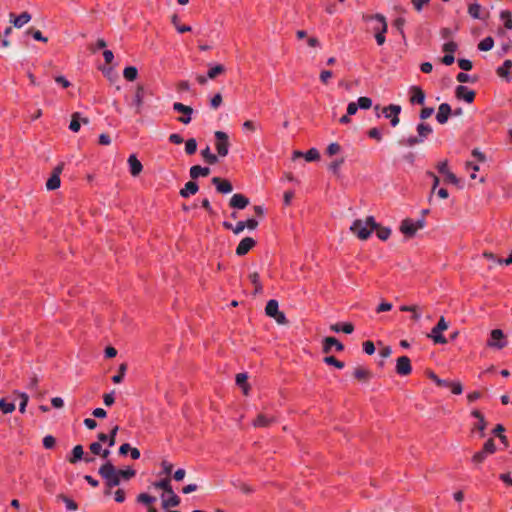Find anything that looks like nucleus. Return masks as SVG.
<instances>
[{
    "instance_id": "1a4fd4ad",
    "label": "nucleus",
    "mask_w": 512,
    "mask_h": 512,
    "mask_svg": "<svg viewBox=\"0 0 512 512\" xmlns=\"http://www.w3.org/2000/svg\"><path fill=\"white\" fill-rule=\"evenodd\" d=\"M173 109L178 112L182 113V116H180L177 120L183 124H189L192 120L191 115L193 113V108L187 105H184L180 102H175L173 104Z\"/></svg>"
},
{
    "instance_id": "39448f33",
    "label": "nucleus",
    "mask_w": 512,
    "mask_h": 512,
    "mask_svg": "<svg viewBox=\"0 0 512 512\" xmlns=\"http://www.w3.org/2000/svg\"><path fill=\"white\" fill-rule=\"evenodd\" d=\"M367 19H375L380 23V27H375V39L378 45H383L385 43V33L387 32L388 25L386 22V18L382 14H375L367 17Z\"/></svg>"
},
{
    "instance_id": "4468645a",
    "label": "nucleus",
    "mask_w": 512,
    "mask_h": 512,
    "mask_svg": "<svg viewBox=\"0 0 512 512\" xmlns=\"http://www.w3.org/2000/svg\"><path fill=\"white\" fill-rule=\"evenodd\" d=\"M451 114H452L451 106L448 103H442L438 107L436 119L440 124L443 125V124L447 123Z\"/></svg>"
},
{
    "instance_id": "b1692460",
    "label": "nucleus",
    "mask_w": 512,
    "mask_h": 512,
    "mask_svg": "<svg viewBox=\"0 0 512 512\" xmlns=\"http://www.w3.org/2000/svg\"><path fill=\"white\" fill-rule=\"evenodd\" d=\"M469 15L474 19H485L488 16V13L485 15L482 13L481 5L478 3L470 4L468 7Z\"/></svg>"
},
{
    "instance_id": "72a5a7b5",
    "label": "nucleus",
    "mask_w": 512,
    "mask_h": 512,
    "mask_svg": "<svg viewBox=\"0 0 512 512\" xmlns=\"http://www.w3.org/2000/svg\"><path fill=\"white\" fill-rule=\"evenodd\" d=\"M248 376L246 373H239L236 375V383L242 387L244 394L248 393L249 386L247 385Z\"/></svg>"
},
{
    "instance_id": "864d4df0",
    "label": "nucleus",
    "mask_w": 512,
    "mask_h": 512,
    "mask_svg": "<svg viewBox=\"0 0 512 512\" xmlns=\"http://www.w3.org/2000/svg\"><path fill=\"white\" fill-rule=\"evenodd\" d=\"M27 34H31L32 37L37 40V41H41V42H47V38L43 36V34L41 33L40 30H35V29H28Z\"/></svg>"
},
{
    "instance_id": "f8f14e48",
    "label": "nucleus",
    "mask_w": 512,
    "mask_h": 512,
    "mask_svg": "<svg viewBox=\"0 0 512 512\" xmlns=\"http://www.w3.org/2000/svg\"><path fill=\"white\" fill-rule=\"evenodd\" d=\"M455 95L458 99H463L467 103H472L475 99V92L469 90L466 86L459 85L456 87Z\"/></svg>"
},
{
    "instance_id": "680f3d73",
    "label": "nucleus",
    "mask_w": 512,
    "mask_h": 512,
    "mask_svg": "<svg viewBox=\"0 0 512 512\" xmlns=\"http://www.w3.org/2000/svg\"><path fill=\"white\" fill-rule=\"evenodd\" d=\"M119 430V427L118 426H114L111 431H110V434L108 435V446L109 447H113L116 443V434Z\"/></svg>"
},
{
    "instance_id": "aec40b11",
    "label": "nucleus",
    "mask_w": 512,
    "mask_h": 512,
    "mask_svg": "<svg viewBox=\"0 0 512 512\" xmlns=\"http://www.w3.org/2000/svg\"><path fill=\"white\" fill-rule=\"evenodd\" d=\"M81 123L88 124L89 120L88 118H81L80 113L75 112L72 114L69 129L72 130L73 132H78L80 130Z\"/></svg>"
},
{
    "instance_id": "f257e3e1",
    "label": "nucleus",
    "mask_w": 512,
    "mask_h": 512,
    "mask_svg": "<svg viewBox=\"0 0 512 512\" xmlns=\"http://www.w3.org/2000/svg\"><path fill=\"white\" fill-rule=\"evenodd\" d=\"M375 228H377V223L375 222L374 217L369 216L365 220H361V219L355 220L352 223L350 230L359 239L366 240L370 237L372 231Z\"/></svg>"
},
{
    "instance_id": "bf43d9fd",
    "label": "nucleus",
    "mask_w": 512,
    "mask_h": 512,
    "mask_svg": "<svg viewBox=\"0 0 512 512\" xmlns=\"http://www.w3.org/2000/svg\"><path fill=\"white\" fill-rule=\"evenodd\" d=\"M172 23L174 24L175 28L177 29V31L179 33H185V32H189L191 31V27L188 26V25H182V26H178V18L176 15H174L172 17Z\"/></svg>"
},
{
    "instance_id": "6e6d98bb",
    "label": "nucleus",
    "mask_w": 512,
    "mask_h": 512,
    "mask_svg": "<svg viewBox=\"0 0 512 512\" xmlns=\"http://www.w3.org/2000/svg\"><path fill=\"white\" fill-rule=\"evenodd\" d=\"M512 68V61L505 60L502 67H499L497 72L500 76H506L508 74L509 69Z\"/></svg>"
},
{
    "instance_id": "6ab92c4d",
    "label": "nucleus",
    "mask_w": 512,
    "mask_h": 512,
    "mask_svg": "<svg viewBox=\"0 0 512 512\" xmlns=\"http://www.w3.org/2000/svg\"><path fill=\"white\" fill-rule=\"evenodd\" d=\"M127 162L129 164L131 175L134 177L138 176L141 173L143 166L141 162L137 159L136 155H130Z\"/></svg>"
},
{
    "instance_id": "f03ea898",
    "label": "nucleus",
    "mask_w": 512,
    "mask_h": 512,
    "mask_svg": "<svg viewBox=\"0 0 512 512\" xmlns=\"http://www.w3.org/2000/svg\"><path fill=\"white\" fill-rule=\"evenodd\" d=\"M98 474L103 478L105 486H108V488L116 487L121 483L119 476L116 474V467L110 460L100 466Z\"/></svg>"
},
{
    "instance_id": "338daca9",
    "label": "nucleus",
    "mask_w": 512,
    "mask_h": 512,
    "mask_svg": "<svg viewBox=\"0 0 512 512\" xmlns=\"http://www.w3.org/2000/svg\"><path fill=\"white\" fill-rule=\"evenodd\" d=\"M55 438L51 435H47L43 438V446L46 448V449H51L54 447L55 445Z\"/></svg>"
},
{
    "instance_id": "f3484780",
    "label": "nucleus",
    "mask_w": 512,
    "mask_h": 512,
    "mask_svg": "<svg viewBox=\"0 0 512 512\" xmlns=\"http://www.w3.org/2000/svg\"><path fill=\"white\" fill-rule=\"evenodd\" d=\"M400 231L407 237H413L418 230L416 229L414 221L407 218L401 222Z\"/></svg>"
},
{
    "instance_id": "58836bf2",
    "label": "nucleus",
    "mask_w": 512,
    "mask_h": 512,
    "mask_svg": "<svg viewBox=\"0 0 512 512\" xmlns=\"http://www.w3.org/2000/svg\"><path fill=\"white\" fill-rule=\"evenodd\" d=\"M0 410L4 414L12 413L15 410V404L13 402L8 403L4 398L0 400Z\"/></svg>"
},
{
    "instance_id": "3c124183",
    "label": "nucleus",
    "mask_w": 512,
    "mask_h": 512,
    "mask_svg": "<svg viewBox=\"0 0 512 512\" xmlns=\"http://www.w3.org/2000/svg\"><path fill=\"white\" fill-rule=\"evenodd\" d=\"M304 157L307 161H316L320 158V154L316 148H311L305 153Z\"/></svg>"
},
{
    "instance_id": "a211bd4d",
    "label": "nucleus",
    "mask_w": 512,
    "mask_h": 512,
    "mask_svg": "<svg viewBox=\"0 0 512 512\" xmlns=\"http://www.w3.org/2000/svg\"><path fill=\"white\" fill-rule=\"evenodd\" d=\"M31 20V15L28 12H22L19 16L15 17L13 13L10 14V22L16 28H21Z\"/></svg>"
},
{
    "instance_id": "6e6552de",
    "label": "nucleus",
    "mask_w": 512,
    "mask_h": 512,
    "mask_svg": "<svg viewBox=\"0 0 512 512\" xmlns=\"http://www.w3.org/2000/svg\"><path fill=\"white\" fill-rule=\"evenodd\" d=\"M401 112V106L396 104H390L382 109V114L389 118L392 127H396L400 123L399 114Z\"/></svg>"
},
{
    "instance_id": "774afa93",
    "label": "nucleus",
    "mask_w": 512,
    "mask_h": 512,
    "mask_svg": "<svg viewBox=\"0 0 512 512\" xmlns=\"http://www.w3.org/2000/svg\"><path fill=\"white\" fill-rule=\"evenodd\" d=\"M458 65L464 71H469L473 67L472 62L470 60H468V59H459L458 60Z\"/></svg>"
},
{
    "instance_id": "9b49d317",
    "label": "nucleus",
    "mask_w": 512,
    "mask_h": 512,
    "mask_svg": "<svg viewBox=\"0 0 512 512\" xmlns=\"http://www.w3.org/2000/svg\"><path fill=\"white\" fill-rule=\"evenodd\" d=\"M255 244H256V242L253 238H251V237L243 238L236 248V254L238 256H244L255 246Z\"/></svg>"
},
{
    "instance_id": "a878e982",
    "label": "nucleus",
    "mask_w": 512,
    "mask_h": 512,
    "mask_svg": "<svg viewBox=\"0 0 512 512\" xmlns=\"http://www.w3.org/2000/svg\"><path fill=\"white\" fill-rule=\"evenodd\" d=\"M168 495L169 497L167 499H163L162 501V507L164 509H167L169 507H176L180 504V498L174 493V491H172V493H169Z\"/></svg>"
},
{
    "instance_id": "a18cd8bd",
    "label": "nucleus",
    "mask_w": 512,
    "mask_h": 512,
    "mask_svg": "<svg viewBox=\"0 0 512 512\" xmlns=\"http://www.w3.org/2000/svg\"><path fill=\"white\" fill-rule=\"evenodd\" d=\"M223 72H224V66L216 65L208 71L207 77L210 79H214Z\"/></svg>"
},
{
    "instance_id": "8fccbe9b",
    "label": "nucleus",
    "mask_w": 512,
    "mask_h": 512,
    "mask_svg": "<svg viewBox=\"0 0 512 512\" xmlns=\"http://www.w3.org/2000/svg\"><path fill=\"white\" fill-rule=\"evenodd\" d=\"M155 500H156L155 497L150 496V495H148L146 493H141L137 497V501L140 502V503H143L145 505H150L153 502H155Z\"/></svg>"
},
{
    "instance_id": "e2e57ef3",
    "label": "nucleus",
    "mask_w": 512,
    "mask_h": 512,
    "mask_svg": "<svg viewBox=\"0 0 512 512\" xmlns=\"http://www.w3.org/2000/svg\"><path fill=\"white\" fill-rule=\"evenodd\" d=\"M487 456H488V454L485 453V451L482 449L481 451H479L473 455L472 461L474 463L480 464L486 459Z\"/></svg>"
},
{
    "instance_id": "0eeeda50",
    "label": "nucleus",
    "mask_w": 512,
    "mask_h": 512,
    "mask_svg": "<svg viewBox=\"0 0 512 512\" xmlns=\"http://www.w3.org/2000/svg\"><path fill=\"white\" fill-rule=\"evenodd\" d=\"M487 345L492 348L502 349L507 345V341L505 340V335L502 330L494 329L490 333V339L487 342Z\"/></svg>"
},
{
    "instance_id": "393cba45",
    "label": "nucleus",
    "mask_w": 512,
    "mask_h": 512,
    "mask_svg": "<svg viewBox=\"0 0 512 512\" xmlns=\"http://www.w3.org/2000/svg\"><path fill=\"white\" fill-rule=\"evenodd\" d=\"M330 329L333 332H344L346 334H351L354 331V326L352 323H335L330 326Z\"/></svg>"
},
{
    "instance_id": "ddd939ff",
    "label": "nucleus",
    "mask_w": 512,
    "mask_h": 512,
    "mask_svg": "<svg viewBox=\"0 0 512 512\" xmlns=\"http://www.w3.org/2000/svg\"><path fill=\"white\" fill-rule=\"evenodd\" d=\"M211 181L213 185H215L216 190L219 193L228 194L233 190L232 184L226 179H222L220 177H213Z\"/></svg>"
},
{
    "instance_id": "c756f323",
    "label": "nucleus",
    "mask_w": 512,
    "mask_h": 512,
    "mask_svg": "<svg viewBox=\"0 0 512 512\" xmlns=\"http://www.w3.org/2000/svg\"><path fill=\"white\" fill-rule=\"evenodd\" d=\"M274 421L273 417H268L264 414H259L254 420L253 424L255 427H267Z\"/></svg>"
},
{
    "instance_id": "ea45409f",
    "label": "nucleus",
    "mask_w": 512,
    "mask_h": 512,
    "mask_svg": "<svg viewBox=\"0 0 512 512\" xmlns=\"http://www.w3.org/2000/svg\"><path fill=\"white\" fill-rule=\"evenodd\" d=\"M374 230H376L377 237L383 241L387 240L391 234V230L389 228L380 227L378 224L377 228Z\"/></svg>"
},
{
    "instance_id": "a19ab883",
    "label": "nucleus",
    "mask_w": 512,
    "mask_h": 512,
    "mask_svg": "<svg viewBox=\"0 0 512 512\" xmlns=\"http://www.w3.org/2000/svg\"><path fill=\"white\" fill-rule=\"evenodd\" d=\"M126 370H127V364L126 363H122L120 366H119V371H118V374L113 376L112 377V381L114 383H121L123 378H124V375L126 373Z\"/></svg>"
},
{
    "instance_id": "052dcab7",
    "label": "nucleus",
    "mask_w": 512,
    "mask_h": 512,
    "mask_svg": "<svg viewBox=\"0 0 512 512\" xmlns=\"http://www.w3.org/2000/svg\"><path fill=\"white\" fill-rule=\"evenodd\" d=\"M483 450L485 451V453H487L488 455L490 454H493L496 450V447H495V443H494V440L493 439H489L485 442L484 446H483Z\"/></svg>"
},
{
    "instance_id": "2f4dec72",
    "label": "nucleus",
    "mask_w": 512,
    "mask_h": 512,
    "mask_svg": "<svg viewBox=\"0 0 512 512\" xmlns=\"http://www.w3.org/2000/svg\"><path fill=\"white\" fill-rule=\"evenodd\" d=\"M278 307V302L274 299H271L266 304L265 312L269 317L276 316V314L279 312Z\"/></svg>"
},
{
    "instance_id": "5701e85b",
    "label": "nucleus",
    "mask_w": 512,
    "mask_h": 512,
    "mask_svg": "<svg viewBox=\"0 0 512 512\" xmlns=\"http://www.w3.org/2000/svg\"><path fill=\"white\" fill-rule=\"evenodd\" d=\"M189 173H190V177L192 179H197L200 176H202V177L208 176L210 174V168L195 165L190 168Z\"/></svg>"
},
{
    "instance_id": "49530a36",
    "label": "nucleus",
    "mask_w": 512,
    "mask_h": 512,
    "mask_svg": "<svg viewBox=\"0 0 512 512\" xmlns=\"http://www.w3.org/2000/svg\"><path fill=\"white\" fill-rule=\"evenodd\" d=\"M447 388L451 389V392L455 395H460L463 391L462 385L459 381H450Z\"/></svg>"
},
{
    "instance_id": "423d86ee",
    "label": "nucleus",
    "mask_w": 512,
    "mask_h": 512,
    "mask_svg": "<svg viewBox=\"0 0 512 512\" xmlns=\"http://www.w3.org/2000/svg\"><path fill=\"white\" fill-rule=\"evenodd\" d=\"M216 149L220 157H225L228 154L229 140L228 135L223 131L215 132Z\"/></svg>"
},
{
    "instance_id": "e433bc0d",
    "label": "nucleus",
    "mask_w": 512,
    "mask_h": 512,
    "mask_svg": "<svg viewBox=\"0 0 512 512\" xmlns=\"http://www.w3.org/2000/svg\"><path fill=\"white\" fill-rule=\"evenodd\" d=\"M60 184V177H58L57 175H51L46 182V188L47 190H55L60 187Z\"/></svg>"
},
{
    "instance_id": "603ef678",
    "label": "nucleus",
    "mask_w": 512,
    "mask_h": 512,
    "mask_svg": "<svg viewBox=\"0 0 512 512\" xmlns=\"http://www.w3.org/2000/svg\"><path fill=\"white\" fill-rule=\"evenodd\" d=\"M457 48H458V45L454 41H448V42L444 43L442 46V50L445 53H450V54H453L457 50Z\"/></svg>"
},
{
    "instance_id": "9d476101",
    "label": "nucleus",
    "mask_w": 512,
    "mask_h": 512,
    "mask_svg": "<svg viewBox=\"0 0 512 512\" xmlns=\"http://www.w3.org/2000/svg\"><path fill=\"white\" fill-rule=\"evenodd\" d=\"M411 361L407 356H401L397 359L396 372L401 376H407L411 373Z\"/></svg>"
},
{
    "instance_id": "7ed1b4c3",
    "label": "nucleus",
    "mask_w": 512,
    "mask_h": 512,
    "mask_svg": "<svg viewBox=\"0 0 512 512\" xmlns=\"http://www.w3.org/2000/svg\"><path fill=\"white\" fill-rule=\"evenodd\" d=\"M417 136H410L406 140H401L399 143L404 146L413 147L421 144L433 132L432 127L426 123H419L416 127Z\"/></svg>"
},
{
    "instance_id": "cd10ccee",
    "label": "nucleus",
    "mask_w": 512,
    "mask_h": 512,
    "mask_svg": "<svg viewBox=\"0 0 512 512\" xmlns=\"http://www.w3.org/2000/svg\"><path fill=\"white\" fill-rule=\"evenodd\" d=\"M354 377L359 381H367L371 377V372L364 367H356L354 370Z\"/></svg>"
},
{
    "instance_id": "4d7b16f0",
    "label": "nucleus",
    "mask_w": 512,
    "mask_h": 512,
    "mask_svg": "<svg viewBox=\"0 0 512 512\" xmlns=\"http://www.w3.org/2000/svg\"><path fill=\"white\" fill-rule=\"evenodd\" d=\"M357 104L361 109H369L372 107V100L369 97H360Z\"/></svg>"
},
{
    "instance_id": "c03bdc74",
    "label": "nucleus",
    "mask_w": 512,
    "mask_h": 512,
    "mask_svg": "<svg viewBox=\"0 0 512 512\" xmlns=\"http://www.w3.org/2000/svg\"><path fill=\"white\" fill-rule=\"evenodd\" d=\"M324 362L328 365H332L338 369H342L344 368V362L342 361H339L338 359H336L334 356H326L324 358Z\"/></svg>"
},
{
    "instance_id": "20e7f679",
    "label": "nucleus",
    "mask_w": 512,
    "mask_h": 512,
    "mask_svg": "<svg viewBox=\"0 0 512 512\" xmlns=\"http://www.w3.org/2000/svg\"><path fill=\"white\" fill-rule=\"evenodd\" d=\"M448 329V323L444 317H441L435 327L432 328L431 333L428 337L431 338L436 344H446V338L441 335V332Z\"/></svg>"
},
{
    "instance_id": "4be33fe9",
    "label": "nucleus",
    "mask_w": 512,
    "mask_h": 512,
    "mask_svg": "<svg viewBox=\"0 0 512 512\" xmlns=\"http://www.w3.org/2000/svg\"><path fill=\"white\" fill-rule=\"evenodd\" d=\"M411 92H412V95L410 98L411 103H417V104L422 105L425 101V94L422 91V89L417 86H412Z\"/></svg>"
},
{
    "instance_id": "bb28decb",
    "label": "nucleus",
    "mask_w": 512,
    "mask_h": 512,
    "mask_svg": "<svg viewBox=\"0 0 512 512\" xmlns=\"http://www.w3.org/2000/svg\"><path fill=\"white\" fill-rule=\"evenodd\" d=\"M116 474L119 476L121 481L122 480L128 481V480L132 479L133 477H135L136 471L131 467H128L126 469L116 468Z\"/></svg>"
},
{
    "instance_id": "7c9ffc66",
    "label": "nucleus",
    "mask_w": 512,
    "mask_h": 512,
    "mask_svg": "<svg viewBox=\"0 0 512 512\" xmlns=\"http://www.w3.org/2000/svg\"><path fill=\"white\" fill-rule=\"evenodd\" d=\"M143 94H144L143 87L142 86H138L137 89H136V92H135V97L133 99V105L136 106V112L137 113L140 112L141 106L143 104Z\"/></svg>"
},
{
    "instance_id": "13d9d810",
    "label": "nucleus",
    "mask_w": 512,
    "mask_h": 512,
    "mask_svg": "<svg viewBox=\"0 0 512 512\" xmlns=\"http://www.w3.org/2000/svg\"><path fill=\"white\" fill-rule=\"evenodd\" d=\"M500 16L505 21L504 26L507 29H512L511 13L509 11L505 10V11L501 12Z\"/></svg>"
},
{
    "instance_id": "79ce46f5",
    "label": "nucleus",
    "mask_w": 512,
    "mask_h": 512,
    "mask_svg": "<svg viewBox=\"0 0 512 512\" xmlns=\"http://www.w3.org/2000/svg\"><path fill=\"white\" fill-rule=\"evenodd\" d=\"M400 310L404 312H412V319L415 321H418L420 319V314L417 312V306L415 305H403L400 307Z\"/></svg>"
},
{
    "instance_id": "09e8293b",
    "label": "nucleus",
    "mask_w": 512,
    "mask_h": 512,
    "mask_svg": "<svg viewBox=\"0 0 512 512\" xmlns=\"http://www.w3.org/2000/svg\"><path fill=\"white\" fill-rule=\"evenodd\" d=\"M430 379H432L435 384L439 387H448L449 379H441L435 373L431 372L429 374Z\"/></svg>"
},
{
    "instance_id": "dca6fc26",
    "label": "nucleus",
    "mask_w": 512,
    "mask_h": 512,
    "mask_svg": "<svg viewBox=\"0 0 512 512\" xmlns=\"http://www.w3.org/2000/svg\"><path fill=\"white\" fill-rule=\"evenodd\" d=\"M232 208L244 209L249 205V199L243 194H234L229 202Z\"/></svg>"
},
{
    "instance_id": "37998d69",
    "label": "nucleus",
    "mask_w": 512,
    "mask_h": 512,
    "mask_svg": "<svg viewBox=\"0 0 512 512\" xmlns=\"http://www.w3.org/2000/svg\"><path fill=\"white\" fill-rule=\"evenodd\" d=\"M197 150V142L194 138L188 139L185 143V152L188 155H192Z\"/></svg>"
},
{
    "instance_id": "c85d7f7f",
    "label": "nucleus",
    "mask_w": 512,
    "mask_h": 512,
    "mask_svg": "<svg viewBox=\"0 0 512 512\" xmlns=\"http://www.w3.org/2000/svg\"><path fill=\"white\" fill-rule=\"evenodd\" d=\"M84 456V450L82 445H76L72 450V455L68 459L71 464H75L80 461Z\"/></svg>"
},
{
    "instance_id": "4c0bfd02",
    "label": "nucleus",
    "mask_w": 512,
    "mask_h": 512,
    "mask_svg": "<svg viewBox=\"0 0 512 512\" xmlns=\"http://www.w3.org/2000/svg\"><path fill=\"white\" fill-rule=\"evenodd\" d=\"M493 46H494L493 38L486 37L478 44V49L481 51H489L493 48Z\"/></svg>"
},
{
    "instance_id": "c9c22d12",
    "label": "nucleus",
    "mask_w": 512,
    "mask_h": 512,
    "mask_svg": "<svg viewBox=\"0 0 512 512\" xmlns=\"http://www.w3.org/2000/svg\"><path fill=\"white\" fill-rule=\"evenodd\" d=\"M138 71L134 66H128L123 71V76L128 81H134L137 78Z\"/></svg>"
},
{
    "instance_id": "5fc2aeb1",
    "label": "nucleus",
    "mask_w": 512,
    "mask_h": 512,
    "mask_svg": "<svg viewBox=\"0 0 512 512\" xmlns=\"http://www.w3.org/2000/svg\"><path fill=\"white\" fill-rule=\"evenodd\" d=\"M19 397H20V403H19V411L21 413H25L26 411V407H27V404H28V395L26 393H18Z\"/></svg>"
},
{
    "instance_id": "69168bd1",
    "label": "nucleus",
    "mask_w": 512,
    "mask_h": 512,
    "mask_svg": "<svg viewBox=\"0 0 512 512\" xmlns=\"http://www.w3.org/2000/svg\"><path fill=\"white\" fill-rule=\"evenodd\" d=\"M368 136L370 138H373L377 141H381L382 140V134H381V131L380 129L374 127V128H371L369 131H368Z\"/></svg>"
},
{
    "instance_id": "0e129e2a",
    "label": "nucleus",
    "mask_w": 512,
    "mask_h": 512,
    "mask_svg": "<svg viewBox=\"0 0 512 512\" xmlns=\"http://www.w3.org/2000/svg\"><path fill=\"white\" fill-rule=\"evenodd\" d=\"M405 19L402 18V17H399L397 19L394 20L393 22V25L395 26V28L399 31V33L404 37V31H403V27L405 25Z\"/></svg>"
},
{
    "instance_id": "412c9836",
    "label": "nucleus",
    "mask_w": 512,
    "mask_h": 512,
    "mask_svg": "<svg viewBox=\"0 0 512 512\" xmlns=\"http://www.w3.org/2000/svg\"><path fill=\"white\" fill-rule=\"evenodd\" d=\"M198 189L199 187L197 183L189 181L185 184L184 188L180 190V195L183 198H188L190 195L196 194Z\"/></svg>"
},
{
    "instance_id": "473e14b6",
    "label": "nucleus",
    "mask_w": 512,
    "mask_h": 512,
    "mask_svg": "<svg viewBox=\"0 0 512 512\" xmlns=\"http://www.w3.org/2000/svg\"><path fill=\"white\" fill-rule=\"evenodd\" d=\"M201 155L204 158V160L210 165L216 164L218 162L217 156L211 153L209 146H207L205 149L201 151Z\"/></svg>"
},
{
    "instance_id": "2eb2a0df",
    "label": "nucleus",
    "mask_w": 512,
    "mask_h": 512,
    "mask_svg": "<svg viewBox=\"0 0 512 512\" xmlns=\"http://www.w3.org/2000/svg\"><path fill=\"white\" fill-rule=\"evenodd\" d=\"M333 347L336 349V351H342L344 349V345L340 343L336 338L326 337L323 341V352L328 354Z\"/></svg>"
},
{
    "instance_id": "f704fd0d",
    "label": "nucleus",
    "mask_w": 512,
    "mask_h": 512,
    "mask_svg": "<svg viewBox=\"0 0 512 512\" xmlns=\"http://www.w3.org/2000/svg\"><path fill=\"white\" fill-rule=\"evenodd\" d=\"M154 486L156 488L162 489L164 491V493H166V494L172 493V491H173L169 478H165V479L160 480L159 482H156L154 484Z\"/></svg>"
},
{
    "instance_id": "de8ad7c7",
    "label": "nucleus",
    "mask_w": 512,
    "mask_h": 512,
    "mask_svg": "<svg viewBox=\"0 0 512 512\" xmlns=\"http://www.w3.org/2000/svg\"><path fill=\"white\" fill-rule=\"evenodd\" d=\"M456 79L458 82L460 83H474L477 78L476 77H472L470 76L469 74H466L464 72H460L457 76H456Z\"/></svg>"
}]
</instances>
